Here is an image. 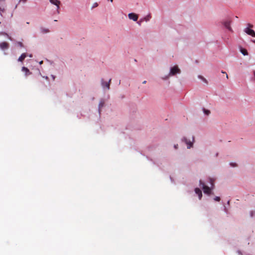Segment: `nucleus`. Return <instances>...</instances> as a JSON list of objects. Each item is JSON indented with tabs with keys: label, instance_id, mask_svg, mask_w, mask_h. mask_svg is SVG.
<instances>
[{
	"label": "nucleus",
	"instance_id": "nucleus-1",
	"mask_svg": "<svg viewBox=\"0 0 255 255\" xmlns=\"http://www.w3.org/2000/svg\"><path fill=\"white\" fill-rule=\"evenodd\" d=\"M200 186L202 188L203 191L205 193L210 195L211 193V190L210 187L206 186L202 180H200Z\"/></svg>",
	"mask_w": 255,
	"mask_h": 255
},
{
	"label": "nucleus",
	"instance_id": "nucleus-2",
	"mask_svg": "<svg viewBox=\"0 0 255 255\" xmlns=\"http://www.w3.org/2000/svg\"><path fill=\"white\" fill-rule=\"evenodd\" d=\"M249 27H247L244 29V31L248 34L254 37H255V32L254 30L251 29L250 28H252L253 25L251 24H248Z\"/></svg>",
	"mask_w": 255,
	"mask_h": 255
},
{
	"label": "nucleus",
	"instance_id": "nucleus-3",
	"mask_svg": "<svg viewBox=\"0 0 255 255\" xmlns=\"http://www.w3.org/2000/svg\"><path fill=\"white\" fill-rule=\"evenodd\" d=\"M180 70L178 68L177 66H175L171 68L169 74L170 75H174L177 73H179Z\"/></svg>",
	"mask_w": 255,
	"mask_h": 255
},
{
	"label": "nucleus",
	"instance_id": "nucleus-4",
	"mask_svg": "<svg viewBox=\"0 0 255 255\" xmlns=\"http://www.w3.org/2000/svg\"><path fill=\"white\" fill-rule=\"evenodd\" d=\"M231 22H232L231 20L228 19V20H226L223 21L222 23H223V24L224 25V26L226 28H227L229 30H230L231 31H233L232 29L230 26Z\"/></svg>",
	"mask_w": 255,
	"mask_h": 255
},
{
	"label": "nucleus",
	"instance_id": "nucleus-5",
	"mask_svg": "<svg viewBox=\"0 0 255 255\" xmlns=\"http://www.w3.org/2000/svg\"><path fill=\"white\" fill-rule=\"evenodd\" d=\"M192 141L188 140L186 137H184L182 139V140L184 141L186 143L188 148H190L192 146L193 142L194 140V137L192 136Z\"/></svg>",
	"mask_w": 255,
	"mask_h": 255
},
{
	"label": "nucleus",
	"instance_id": "nucleus-6",
	"mask_svg": "<svg viewBox=\"0 0 255 255\" xmlns=\"http://www.w3.org/2000/svg\"><path fill=\"white\" fill-rule=\"evenodd\" d=\"M128 16L129 19H132L133 21H137L138 19V16L137 14L134 13H129L128 15Z\"/></svg>",
	"mask_w": 255,
	"mask_h": 255
},
{
	"label": "nucleus",
	"instance_id": "nucleus-7",
	"mask_svg": "<svg viewBox=\"0 0 255 255\" xmlns=\"http://www.w3.org/2000/svg\"><path fill=\"white\" fill-rule=\"evenodd\" d=\"M9 47V44L6 42H2L0 43V48L2 50H5L8 49Z\"/></svg>",
	"mask_w": 255,
	"mask_h": 255
},
{
	"label": "nucleus",
	"instance_id": "nucleus-8",
	"mask_svg": "<svg viewBox=\"0 0 255 255\" xmlns=\"http://www.w3.org/2000/svg\"><path fill=\"white\" fill-rule=\"evenodd\" d=\"M195 192L198 195L199 199L201 200L202 197V193L201 190L199 188H196L195 189Z\"/></svg>",
	"mask_w": 255,
	"mask_h": 255
},
{
	"label": "nucleus",
	"instance_id": "nucleus-9",
	"mask_svg": "<svg viewBox=\"0 0 255 255\" xmlns=\"http://www.w3.org/2000/svg\"><path fill=\"white\" fill-rule=\"evenodd\" d=\"M111 80L110 79L108 82H103L102 83V86L103 87H106L108 89H110V82Z\"/></svg>",
	"mask_w": 255,
	"mask_h": 255
},
{
	"label": "nucleus",
	"instance_id": "nucleus-10",
	"mask_svg": "<svg viewBox=\"0 0 255 255\" xmlns=\"http://www.w3.org/2000/svg\"><path fill=\"white\" fill-rule=\"evenodd\" d=\"M22 71L25 72V76H28L31 74V72L29 71V69L25 67H23L22 68Z\"/></svg>",
	"mask_w": 255,
	"mask_h": 255
},
{
	"label": "nucleus",
	"instance_id": "nucleus-11",
	"mask_svg": "<svg viewBox=\"0 0 255 255\" xmlns=\"http://www.w3.org/2000/svg\"><path fill=\"white\" fill-rule=\"evenodd\" d=\"M50 1L52 3L56 5L58 8L59 7V5L60 4V1L59 0H50Z\"/></svg>",
	"mask_w": 255,
	"mask_h": 255
},
{
	"label": "nucleus",
	"instance_id": "nucleus-12",
	"mask_svg": "<svg viewBox=\"0 0 255 255\" xmlns=\"http://www.w3.org/2000/svg\"><path fill=\"white\" fill-rule=\"evenodd\" d=\"M26 55L25 53L22 54L18 59V61H20V62L23 61L24 60V59L26 58Z\"/></svg>",
	"mask_w": 255,
	"mask_h": 255
},
{
	"label": "nucleus",
	"instance_id": "nucleus-13",
	"mask_svg": "<svg viewBox=\"0 0 255 255\" xmlns=\"http://www.w3.org/2000/svg\"><path fill=\"white\" fill-rule=\"evenodd\" d=\"M240 51L245 56L248 55V52L247 50L245 48H241Z\"/></svg>",
	"mask_w": 255,
	"mask_h": 255
},
{
	"label": "nucleus",
	"instance_id": "nucleus-14",
	"mask_svg": "<svg viewBox=\"0 0 255 255\" xmlns=\"http://www.w3.org/2000/svg\"><path fill=\"white\" fill-rule=\"evenodd\" d=\"M40 31H41V32L42 33L45 34V33L49 32V30L47 28H44V27H41L40 28Z\"/></svg>",
	"mask_w": 255,
	"mask_h": 255
},
{
	"label": "nucleus",
	"instance_id": "nucleus-15",
	"mask_svg": "<svg viewBox=\"0 0 255 255\" xmlns=\"http://www.w3.org/2000/svg\"><path fill=\"white\" fill-rule=\"evenodd\" d=\"M104 102L103 101H101L100 103H99V113H100L101 112V109L102 108H103L104 106Z\"/></svg>",
	"mask_w": 255,
	"mask_h": 255
},
{
	"label": "nucleus",
	"instance_id": "nucleus-16",
	"mask_svg": "<svg viewBox=\"0 0 255 255\" xmlns=\"http://www.w3.org/2000/svg\"><path fill=\"white\" fill-rule=\"evenodd\" d=\"M5 10L4 6H0V14L2 15V12H3Z\"/></svg>",
	"mask_w": 255,
	"mask_h": 255
},
{
	"label": "nucleus",
	"instance_id": "nucleus-17",
	"mask_svg": "<svg viewBox=\"0 0 255 255\" xmlns=\"http://www.w3.org/2000/svg\"><path fill=\"white\" fill-rule=\"evenodd\" d=\"M203 111H204V113L207 115H209L210 114V111L208 110L204 109Z\"/></svg>",
	"mask_w": 255,
	"mask_h": 255
},
{
	"label": "nucleus",
	"instance_id": "nucleus-18",
	"mask_svg": "<svg viewBox=\"0 0 255 255\" xmlns=\"http://www.w3.org/2000/svg\"><path fill=\"white\" fill-rule=\"evenodd\" d=\"M150 17H151L150 15H148L146 16L145 17H144V19L146 21H148L149 20V19L150 18Z\"/></svg>",
	"mask_w": 255,
	"mask_h": 255
},
{
	"label": "nucleus",
	"instance_id": "nucleus-19",
	"mask_svg": "<svg viewBox=\"0 0 255 255\" xmlns=\"http://www.w3.org/2000/svg\"><path fill=\"white\" fill-rule=\"evenodd\" d=\"M210 182L211 186L213 187L214 186V180L212 178H210Z\"/></svg>",
	"mask_w": 255,
	"mask_h": 255
},
{
	"label": "nucleus",
	"instance_id": "nucleus-20",
	"mask_svg": "<svg viewBox=\"0 0 255 255\" xmlns=\"http://www.w3.org/2000/svg\"><path fill=\"white\" fill-rule=\"evenodd\" d=\"M214 200L217 202H219L220 201V198L219 197H216L214 198Z\"/></svg>",
	"mask_w": 255,
	"mask_h": 255
},
{
	"label": "nucleus",
	"instance_id": "nucleus-21",
	"mask_svg": "<svg viewBox=\"0 0 255 255\" xmlns=\"http://www.w3.org/2000/svg\"><path fill=\"white\" fill-rule=\"evenodd\" d=\"M251 215L252 217H253L254 216H255V211H252L251 213Z\"/></svg>",
	"mask_w": 255,
	"mask_h": 255
},
{
	"label": "nucleus",
	"instance_id": "nucleus-22",
	"mask_svg": "<svg viewBox=\"0 0 255 255\" xmlns=\"http://www.w3.org/2000/svg\"><path fill=\"white\" fill-rule=\"evenodd\" d=\"M199 78L202 79V80H203L204 81L206 82V80L205 79H204L203 77L200 76Z\"/></svg>",
	"mask_w": 255,
	"mask_h": 255
},
{
	"label": "nucleus",
	"instance_id": "nucleus-23",
	"mask_svg": "<svg viewBox=\"0 0 255 255\" xmlns=\"http://www.w3.org/2000/svg\"><path fill=\"white\" fill-rule=\"evenodd\" d=\"M222 73H225V74H226V78H227V79H228V78H228V74H227L225 72L222 71Z\"/></svg>",
	"mask_w": 255,
	"mask_h": 255
},
{
	"label": "nucleus",
	"instance_id": "nucleus-24",
	"mask_svg": "<svg viewBox=\"0 0 255 255\" xmlns=\"http://www.w3.org/2000/svg\"><path fill=\"white\" fill-rule=\"evenodd\" d=\"M231 166L235 167L236 166V164L235 163H231Z\"/></svg>",
	"mask_w": 255,
	"mask_h": 255
},
{
	"label": "nucleus",
	"instance_id": "nucleus-25",
	"mask_svg": "<svg viewBox=\"0 0 255 255\" xmlns=\"http://www.w3.org/2000/svg\"><path fill=\"white\" fill-rule=\"evenodd\" d=\"M174 147L175 149H177L178 148V144L174 145Z\"/></svg>",
	"mask_w": 255,
	"mask_h": 255
},
{
	"label": "nucleus",
	"instance_id": "nucleus-26",
	"mask_svg": "<svg viewBox=\"0 0 255 255\" xmlns=\"http://www.w3.org/2000/svg\"><path fill=\"white\" fill-rule=\"evenodd\" d=\"M5 1V0H0V2H4Z\"/></svg>",
	"mask_w": 255,
	"mask_h": 255
},
{
	"label": "nucleus",
	"instance_id": "nucleus-27",
	"mask_svg": "<svg viewBox=\"0 0 255 255\" xmlns=\"http://www.w3.org/2000/svg\"><path fill=\"white\" fill-rule=\"evenodd\" d=\"M146 83V81H144L143 82H142V84H145Z\"/></svg>",
	"mask_w": 255,
	"mask_h": 255
},
{
	"label": "nucleus",
	"instance_id": "nucleus-28",
	"mask_svg": "<svg viewBox=\"0 0 255 255\" xmlns=\"http://www.w3.org/2000/svg\"><path fill=\"white\" fill-rule=\"evenodd\" d=\"M52 77L53 79L54 80L55 79V77L54 76H53V75H52Z\"/></svg>",
	"mask_w": 255,
	"mask_h": 255
},
{
	"label": "nucleus",
	"instance_id": "nucleus-29",
	"mask_svg": "<svg viewBox=\"0 0 255 255\" xmlns=\"http://www.w3.org/2000/svg\"><path fill=\"white\" fill-rule=\"evenodd\" d=\"M42 63H43V61H41V62H40V64H41Z\"/></svg>",
	"mask_w": 255,
	"mask_h": 255
},
{
	"label": "nucleus",
	"instance_id": "nucleus-30",
	"mask_svg": "<svg viewBox=\"0 0 255 255\" xmlns=\"http://www.w3.org/2000/svg\"><path fill=\"white\" fill-rule=\"evenodd\" d=\"M254 76H255V71L254 72Z\"/></svg>",
	"mask_w": 255,
	"mask_h": 255
},
{
	"label": "nucleus",
	"instance_id": "nucleus-31",
	"mask_svg": "<svg viewBox=\"0 0 255 255\" xmlns=\"http://www.w3.org/2000/svg\"><path fill=\"white\" fill-rule=\"evenodd\" d=\"M253 42L255 43V40H253Z\"/></svg>",
	"mask_w": 255,
	"mask_h": 255
},
{
	"label": "nucleus",
	"instance_id": "nucleus-32",
	"mask_svg": "<svg viewBox=\"0 0 255 255\" xmlns=\"http://www.w3.org/2000/svg\"><path fill=\"white\" fill-rule=\"evenodd\" d=\"M110 1H111V2H113V0H110Z\"/></svg>",
	"mask_w": 255,
	"mask_h": 255
},
{
	"label": "nucleus",
	"instance_id": "nucleus-33",
	"mask_svg": "<svg viewBox=\"0 0 255 255\" xmlns=\"http://www.w3.org/2000/svg\"><path fill=\"white\" fill-rule=\"evenodd\" d=\"M24 0V1H25L26 0Z\"/></svg>",
	"mask_w": 255,
	"mask_h": 255
}]
</instances>
